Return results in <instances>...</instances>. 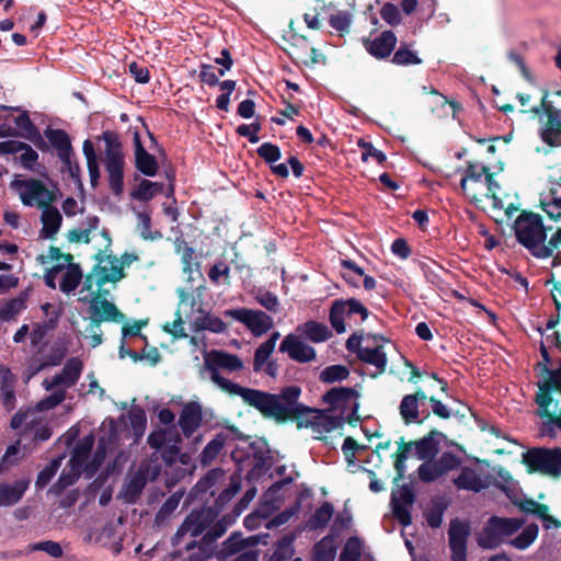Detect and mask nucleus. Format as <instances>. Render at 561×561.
<instances>
[{
    "label": "nucleus",
    "mask_w": 561,
    "mask_h": 561,
    "mask_svg": "<svg viewBox=\"0 0 561 561\" xmlns=\"http://www.w3.org/2000/svg\"><path fill=\"white\" fill-rule=\"evenodd\" d=\"M301 390L297 386H289L279 394H273L255 389H248V405L257 410L264 417L284 423L301 416L307 408L298 402Z\"/></svg>",
    "instance_id": "obj_1"
},
{
    "label": "nucleus",
    "mask_w": 561,
    "mask_h": 561,
    "mask_svg": "<svg viewBox=\"0 0 561 561\" xmlns=\"http://www.w3.org/2000/svg\"><path fill=\"white\" fill-rule=\"evenodd\" d=\"M460 187L476 203L481 202L483 197H491L495 208H504L503 202L497 197L500 185L485 165L470 162L465 170Z\"/></svg>",
    "instance_id": "obj_2"
},
{
    "label": "nucleus",
    "mask_w": 561,
    "mask_h": 561,
    "mask_svg": "<svg viewBox=\"0 0 561 561\" xmlns=\"http://www.w3.org/2000/svg\"><path fill=\"white\" fill-rule=\"evenodd\" d=\"M205 373L210 380L222 391L239 396L245 400V388L227 379L224 374L239 370L243 367L242 360L232 354L224 351H211L205 356Z\"/></svg>",
    "instance_id": "obj_3"
},
{
    "label": "nucleus",
    "mask_w": 561,
    "mask_h": 561,
    "mask_svg": "<svg viewBox=\"0 0 561 561\" xmlns=\"http://www.w3.org/2000/svg\"><path fill=\"white\" fill-rule=\"evenodd\" d=\"M539 215L522 213L514 222V232L520 244L528 249L533 255L539 259L551 256V250L547 247V230Z\"/></svg>",
    "instance_id": "obj_4"
},
{
    "label": "nucleus",
    "mask_w": 561,
    "mask_h": 561,
    "mask_svg": "<svg viewBox=\"0 0 561 561\" xmlns=\"http://www.w3.org/2000/svg\"><path fill=\"white\" fill-rule=\"evenodd\" d=\"M105 142L104 167L107 173L108 186L114 195L119 196L124 191L125 154L118 136L113 131H104Z\"/></svg>",
    "instance_id": "obj_5"
},
{
    "label": "nucleus",
    "mask_w": 561,
    "mask_h": 561,
    "mask_svg": "<svg viewBox=\"0 0 561 561\" xmlns=\"http://www.w3.org/2000/svg\"><path fill=\"white\" fill-rule=\"evenodd\" d=\"M523 112H529L539 118V134L543 142L552 147L561 146V108H557L548 100L547 92L543 93L539 105Z\"/></svg>",
    "instance_id": "obj_6"
},
{
    "label": "nucleus",
    "mask_w": 561,
    "mask_h": 561,
    "mask_svg": "<svg viewBox=\"0 0 561 561\" xmlns=\"http://www.w3.org/2000/svg\"><path fill=\"white\" fill-rule=\"evenodd\" d=\"M95 259L98 263L93 271L85 277L80 294L85 293V290H92V288L101 290L102 286L106 283H116L124 277L117 257L100 251L95 255Z\"/></svg>",
    "instance_id": "obj_7"
},
{
    "label": "nucleus",
    "mask_w": 561,
    "mask_h": 561,
    "mask_svg": "<svg viewBox=\"0 0 561 561\" xmlns=\"http://www.w3.org/2000/svg\"><path fill=\"white\" fill-rule=\"evenodd\" d=\"M369 311L357 299L335 300L330 309V322L336 333L346 331L352 323L359 324L368 318Z\"/></svg>",
    "instance_id": "obj_8"
},
{
    "label": "nucleus",
    "mask_w": 561,
    "mask_h": 561,
    "mask_svg": "<svg viewBox=\"0 0 561 561\" xmlns=\"http://www.w3.org/2000/svg\"><path fill=\"white\" fill-rule=\"evenodd\" d=\"M11 188L19 195L22 204L38 209L50 205L55 194L39 180L15 178L10 183Z\"/></svg>",
    "instance_id": "obj_9"
},
{
    "label": "nucleus",
    "mask_w": 561,
    "mask_h": 561,
    "mask_svg": "<svg viewBox=\"0 0 561 561\" xmlns=\"http://www.w3.org/2000/svg\"><path fill=\"white\" fill-rule=\"evenodd\" d=\"M523 462L530 472L559 477L561 476V448H531L523 454Z\"/></svg>",
    "instance_id": "obj_10"
},
{
    "label": "nucleus",
    "mask_w": 561,
    "mask_h": 561,
    "mask_svg": "<svg viewBox=\"0 0 561 561\" xmlns=\"http://www.w3.org/2000/svg\"><path fill=\"white\" fill-rule=\"evenodd\" d=\"M101 290L92 288L85 293H79V301L89 304V313L91 321L100 327L101 322L121 323L125 320V316L116 308V306L105 298L100 297Z\"/></svg>",
    "instance_id": "obj_11"
},
{
    "label": "nucleus",
    "mask_w": 561,
    "mask_h": 561,
    "mask_svg": "<svg viewBox=\"0 0 561 561\" xmlns=\"http://www.w3.org/2000/svg\"><path fill=\"white\" fill-rule=\"evenodd\" d=\"M522 526L523 522L517 518L492 517L479 534L478 543L482 548H495Z\"/></svg>",
    "instance_id": "obj_12"
},
{
    "label": "nucleus",
    "mask_w": 561,
    "mask_h": 561,
    "mask_svg": "<svg viewBox=\"0 0 561 561\" xmlns=\"http://www.w3.org/2000/svg\"><path fill=\"white\" fill-rule=\"evenodd\" d=\"M59 279V289L65 294H70L77 289L82 279V272L78 264L65 262L54 264L45 274V284L55 289L56 280Z\"/></svg>",
    "instance_id": "obj_13"
},
{
    "label": "nucleus",
    "mask_w": 561,
    "mask_h": 561,
    "mask_svg": "<svg viewBox=\"0 0 561 561\" xmlns=\"http://www.w3.org/2000/svg\"><path fill=\"white\" fill-rule=\"evenodd\" d=\"M460 463L461 459L457 455L445 451L437 459L424 461L417 468V476L421 481L430 483L457 469Z\"/></svg>",
    "instance_id": "obj_14"
},
{
    "label": "nucleus",
    "mask_w": 561,
    "mask_h": 561,
    "mask_svg": "<svg viewBox=\"0 0 561 561\" xmlns=\"http://www.w3.org/2000/svg\"><path fill=\"white\" fill-rule=\"evenodd\" d=\"M218 513V507L193 510L178 529L176 536L190 535L194 538L201 536L203 533H206L208 527L216 520Z\"/></svg>",
    "instance_id": "obj_15"
},
{
    "label": "nucleus",
    "mask_w": 561,
    "mask_h": 561,
    "mask_svg": "<svg viewBox=\"0 0 561 561\" xmlns=\"http://www.w3.org/2000/svg\"><path fill=\"white\" fill-rule=\"evenodd\" d=\"M178 294L180 302L175 313L176 318L172 323L165 324L163 329L175 337H184L186 336L184 322L187 321L192 324L194 308L196 306V297L193 295V293L184 288L178 289Z\"/></svg>",
    "instance_id": "obj_16"
},
{
    "label": "nucleus",
    "mask_w": 561,
    "mask_h": 561,
    "mask_svg": "<svg viewBox=\"0 0 561 561\" xmlns=\"http://www.w3.org/2000/svg\"><path fill=\"white\" fill-rule=\"evenodd\" d=\"M387 342L380 335H366L363 346L358 348V357L376 368V375L382 374L387 367V354L383 345Z\"/></svg>",
    "instance_id": "obj_17"
},
{
    "label": "nucleus",
    "mask_w": 561,
    "mask_h": 561,
    "mask_svg": "<svg viewBox=\"0 0 561 561\" xmlns=\"http://www.w3.org/2000/svg\"><path fill=\"white\" fill-rule=\"evenodd\" d=\"M82 368V362L77 357H72L66 362L59 374H56L50 379H45L43 386L47 391L57 388L65 389L66 393L67 389L71 388L79 380Z\"/></svg>",
    "instance_id": "obj_18"
},
{
    "label": "nucleus",
    "mask_w": 561,
    "mask_h": 561,
    "mask_svg": "<svg viewBox=\"0 0 561 561\" xmlns=\"http://www.w3.org/2000/svg\"><path fill=\"white\" fill-rule=\"evenodd\" d=\"M449 547L453 561H467V540L469 536L468 524L454 520L448 530Z\"/></svg>",
    "instance_id": "obj_19"
},
{
    "label": "nucleus",
    "mask_w": 561,
    "mask_h": 561,
    "mask_svg": "<svg viewBox=\"0 0 561 561\" xmlns=\"http://www.w3.org/2000/svg\"><path fill=\"white\" fill-rule=\"evenodd\" d=\"M279 351L286 353L293 360L299 363H308L316 357L314 348L295 334L285 336L279 345Z\"/></svg>",
    "instance_id": "obj_20"
},
{
    "label": "nucleus",
    "mask_w": 561,
    "mask_h": 561,
    "mask_svg": "<svg viewBox=\"0 0 561 561\" xmlns=\"http://www.w3.org/2000/svg\"><path fill=\"white\" fill-rule=\"evenodd\" d=\"M279 332H273L267 341L262 343L254 354L253 368L255 371H264L271 377H275L277 373V365L268 362L271 354L274 352Z\"/></svg>",
    "instance_id": "obj_21"
},
{
    "label": "nucleus",
    "mask_w": 561,
    "mask_h": 561,
    "mask_svg": "<svg viewBox=\"0 0 561 561\" xmlns=\"http://www.w3.org/2000/svg\"><path fill=\"white\" fill-rule=\"evenodd\" d=\"M414 502V494L410 486L402 485L391 494V504L396 518L404 526L411 524L410 507Z\"/></svg>",
    "instance_id": "obj_22"
},
{
    "label": "nucleus",
    "mask_w": 561,
    "mask_h": 561,
    "mask_svg": "<svg viewBox=\"0 0 561 561\" xmlns=\"http://www.w3.org/2000/svg\"><path fill=\"white\" fill-rule=\"evenodd\" d=\"M135 165L139 172L147 176H154L158 172V161L150 154L140 141L138 131L134 133Z\"/></svg>",
    "instance_id": "obj_23"
},
{
    "label": "nucleus",
    "mask_w": 561,
    "mask_h": 561,
    "mask_svg": "<svg viewBox=\"0 0 561 561\" xmlns=\"http://www.w3.org/2000/svg\"><path fill=\"white\" fill-rule=\"evenodd\" d=\"M397 44V37L392 31H383L379 36L364 42L367 51L382 59L389 57Z\"/></svg>",
    "instance_id": "obj_24"
},
{
    "label": "nucleus",
    "mask_w": 561,
    "mask_h": 561,
    "mask_svg": "<svg viewBox=\"0 0 561 561\" xmlns=\"http://www.w3.org/2000/svg\"><path fill=\"white\" fill-rule=\"evenodd\" d=\"M323 400L342 412L347 409L355 410L358 405L357 393L351 388H332L324 394Z\"/></svg>",
    "instance_id": "obj_25"
},
{
    "label": "nucleus",
    "mask_w": 561,
    "mask_h": 561,
    "mask_svg": "<svg viewBox=\"0 0 561 561\" xmlns=\"http://www.w3.org/2000/svg\"><path fill=\"white\" fill-rule=\"evenodd\" d=\"M202 407L197 402L186 403L180 414L179 426L186 437L195 433L202 424Z\"/></svg>",
    "instance_id": "obj_26"
},
{
    "label": "nucleus",
    "mask_w": 561,
    "mask_h": 561,
    "mask_svg": "<svg viewBox=\"0 0 561 561\" xmlns=\"http://www.w3.org/2000/svg\"><path fill=\"white\" fill-rule=\"evenodd\" d=\"M28 480L20 479L12 483H0V507L16 504L28 489Z\"/></svg>",
    "instance_id": "obj_27"
},
{
    "label": "nucleus",
    "mask_w": 561,
    "mask_h": 561,
    "mask_svg": "<svg viewBox=\"0 0 561 561\" xmlns=\"http://www.w3.org/2000/svg\"><path fill=\"white\" fill-rule=\"evenodd\" d=\"M192 327L194 330H209L215 333L224 332L226 329V324L221 319L211 314H205L201 304L196 300V306L194 308V316L192 319Z\"/></svg>",
    "instance_id": "obj_28"
},
{
    "label": "nucleus",
    "mask_w": 561,
    "mask_h": 561,
    "mask_svg": "<svg viewBox=\"0 0 561 561\" xmlns=\"http://www.w3.org/2000/svg\"><path fill=\"white\" fill-rule=\"evenodd\" d=\"M41 209V220L43 224L41 237L45 239H51L60 229L62 216L56 207H53L50 205L45 206Z\"/></svg>",
    "instance_id": "obj_29"
},
{
    "label": "nucleus",
    "mask_w": 561,
    "mask_h": 561,
    "mask_svg": "<svg viewBox=\"0 0 561 561\" xmlns=\"http://www.w3.org/2000/svg\"><path fill=\"white\" fill-rule=\"evenodd\" d=\"M458 489L480 492L486 488V482L482 476L473 468L463 467L460 474L454 480Z\"/></svg>",
    "instance_id": "obj_30"
},
{
    "label": "nucleus",
    "mask_w": 561,
    "mask_h": 561,
    "mask_svg": "<svg viewBox=\"0 0 561 561\" xmlns=\"http://www.w3.org/2000/svg\"><path fill=\"white\" fill-rule=\"evenodd\" d=\"M440 436L439 432H431L427 436L413 442L416 457L424 461L434 458L438 453Z\"/></svg>",
    "instance_id": "obj_31"
},
{
    "label": "nucleus",
    "mask_w": 561,
    "mask_h": 561,
    "mask_svg": "<svg viewBox=\"0 0 561 561\" xmlns=\"http://www.w3.org/2000/svg\"><path fill=\"white\" fill-rule=\"evenodd\" d=\"M220 554L224 558L238 554L233 561H245V538L242 533H232L229 538L224 541Z\"/></svg>",
    "instance_id": "obj_32"
},
{
    "label": "nucleus",
    "mask_w": 561,
    "mask_h": 561,
    "mask_svg": "<svg viewBox=\"0 0 561 561\" xmlns=\"http://www.w3.org/2000/svg\"><path fill=\"white\" fill-rule=\"evenodd\" d=\"M44 135L56 149L58 158H67V154L72 153L71 141L65 130L47 128Z\"/></svg>",
    "instance_id": "obj_33"
},
{
    "label": "nucleus",
    "mask_w": 561,
    "mask_h": 561,
    "mask_svg": "<svg viewBox=\"0 0 561 561\" xmlns=\"http://www.w3.org/2000/svg\"><path fill=\"white\" fill-rule=\"evenodd\" d=\"M272 327L273 320L268 314L260 310L248 309V330H250L254 336H262L270 331Z\"/></svg>",
    "instance_id": "obj_34"
},
{
    "label": "nucleus",
    "mask_w": 561,
    "mask_h": 561,
    "mask_svg": "<svg viewBox=\"0 0 561 561\" xmlns=\"http://www.w3.org/2000/svg\"><path fill=\"white\" fill-rule=\"evenodd\" d=\"M82 151L87 160L90 184L92 187H96L100 180V168L93 142L90 139L84 140Z\"/></svg>",
    "instance_id": "obj_35"
},
{
    "label": "nucleus",
    "mask_w": 561,
    "mask_h": 561,
    "mask_svg": "<svg viewBox=\"0 0 561 561\" xmlns=\"http://www.w3.org/2000/svg\"><path fill=\"white\" fill-rule=\"evenodd\" d=\"M297 331L314 343L324 342L331 335L325 324L316 321H308L299 325Z\"/></svg>",
    "instance_id": "obj_36"
},
{
    "label": "nucleus",
    "mask_w": 561,
    "mask_h": 561,
    "mask_svg": "<svg viewBox=\"0 0 561 561\" xmlns=\"http://www.w3.org/2000/svg\"><path fill=\"white\" fill-rule=\"evenodd\" d=\"M270 450L265 439L256 438L248 444V458H254V467L262 469L267 466Z\"/></svg>",
    "instance_id": "obj_37"
},
{
    "label": "nucleus",
    "mask_w": 561,
    "mask_h": 561,
    "mask_svg": "<svg viewBox=\"0 0 561 561\" xmlns=\"http://www.w3.org/2000/svg\"><path fill=\"white\" fill-rule=\"evenodd\" d=\"M83 471V467L78 463H71L69 459L67 467L62 470L58 481L54 485L57 493L64 491L68 486L75 484Z\"/></svg>",
    "instance_id": "obj_38"
},
{
    "label": "nucleus",
    "mask_w": 561,
    "mask_h": 561,
    "mask_svg": "<svg viewBox=\"0 0 561 561\" xmlns=\"http://www.w3.org/2000/svg\"><path fill=\"white\" fill-rule=\"evenodd\" d=\"M336 554L335 538L332 535L322 538L313 548L314 561H333Z\"/></svg>",
    "instance_id": "obj_39"
},
{
    "label": "nucleus",
    "mask_w": 561,
    "mask_h": 561,
    "mask_svg": "<svg viewBox=\"0 0 561 561\" xmlns=\"http://www.w3.org/2000/svg\"><path fill=\"white\" fill-rule=\"evenodd\" d=\"M163 184L158 182H151L149 180H141L138 186L131 192V197L137 201L148 202L152 199L157 194L161 193Z\"/></svg>",
    "instance_id": "obj_40"
},
{
    "label": "nucleus",
    "mask_w": 561,
    "mask_h": 561,
    "mask_svg": "<svg viewBox=\"0 0 561 561\" xmlns=\"http://www.w3.org/2000/svg\"><path fill=\"white\" fill-rule=\"evenodd\" d=\"M93 445H94L93 435H87L83 438H81L77 443L76 447L72 450V454L70 457L71 463H78L83 467L87 459L90 456Z\"/></svg>",
    "instance_id": "obj_41"
},
{
    "label": "nucleus",
    "mask_w": 561,
    "mask_h": 561,
    "mask_svg": "<svg viewBox=\"0 0 561 561\" xmlns=\"http://www.w3.org/2000/svg\"><path fill=\"white\" fill-rule=\"evenodd\" d=\"M26 308L25 297L19 296L5 301L0 308V320L9 322Z\"/></svg>",
    "instance_id": "obj_42"
},
{
    "label": "nucleus",
    "mask_w": 561,
    "mask_h": 561,
    "mask_svg": "<svg viewBox=\"0 0 561 561\" xmlns=\"http://www.w3.org/2000/svg\"><path fill=\"white\" fill-rule=\"evenodd\" d=\"M391 61L397 66H412L422 64V59L409 44H401L398 50L393 54Z\"/></svg>",
    "instance_id": "obj_43"
},
{
    "label": "nucleus",
    "mask_w": 561,
    "mask_h": 561,
    "mask_svg": "<svg viewBox=\"0 0 561 561\" xmlns=\"http://www.w3.org/2000/svg\"><path fill=\"white\" fill-rule=\"evenodd\" d=\"M137 219V230L144 240L156 241L162 238V233L159 230L151 229V217L148 213L139 211Z\"/></svg>",
    "instance_id": "obj_44"
},
{
    "label": "nucleus",
    "mask_w": 561,
    "mask_h": 561,
    "mask_svg": "<svg viewBox=\"0 0 561 561\" xmlns=\"http://www.w3.org/2000/svg\"><path fill=\"white\" fill-rule=\"evenodd\" d=\"M146 485V479L141 474L133 476L124 485L123 495L127 502L137 501Z\"/></svg>",
    "instance_id": "obj_45"
},
{
    "label": "nucleus",
    "mask_w": 561,
    "mask_h": 561,
    "mask_svg": "<svg viewBox=\"0 0 561 561\" xmlns=\"http://www.w3.org/2000/svg\"><path fill=\"white\" fill-rule=\"evenodd\" d=\"M333 513V505L329 502H324L319 508L316 510V512L309 519V527L311 529L324 527L331 520Z\"/></svg>",
    "instance_id": "obj_46"
},
{
    "label": "nucleus",
    "mask_w": 561,
    "mask_h": 561,
    "mask_svg": "<svg viewBox=\"0 0 561 561\" xmlns=\"http://www.w3.org/2000/svg\"><path fill=\"white\" fill-rule=\"evenodd\" d=\"M175 250L176 253L181 255V261L183 265V273L187 275V280L193 279V268H192V259H193V249L182 239L175 240Z\"/></svg>",
    "instance_id": "obj_47"
},
{
    "label": "nucleus",
    "mask_w": 561,
    "mask_h": 561,
    "mask_svg": "<svg viewBox=\"0 0 561 561\" xmlns=\"http://www.w3.org/2000/svg\"><path fill=\"white\" fill-rule=\"evenodd\" d=\"M295 536L286 535L278 542L268 561H286L294 554Z\"/></svg>",
    "instance_id": "obj_48"
},
{
    "label": "nucleus",
    "mask_w": 561,
    "mask_h": 561,
    "mask_svg": "<svg viewBox=\"0 0 561 561\" xmlns=\"http://www.w3.org/2000/svg\"><path fill=\"white\" fill-rule=\"evenodd\" d=\"M182 496L183 492H175L165 500L156 514L154 520L158 525L163 524L172 515L178 508Z\"/></svg>",
    "instance_id": "obj_49"
},
{
    "label": "nucleus",
    "mask_w": 561,
    "mask_h": 561,
    "mask_svg": "<svg viewBox=\"0 0 561 561\" xmlns=\"http://www.w3.org/2000/svg\"><path fill=\"white\" fill-rule=\"evenodd\" d=\"M342 425V420L340 416H332L327 414H321L316 417L312 423L313 432L317 434L329 433L333 430H336Z\"/></svg>",
    "instance_id": "obj_50"
},
{
    "label": "nucleus",
    "mask_w": 561,
    "mask_h": 561,
    "mask_svg": "<svg viewBox=\"0 0 561 561\" xmlns=\"http://www.w3.org/2000/svg\"><path fill=\"white\" fill-rule=\"evenodd\" d=\"M400 414L405 423L416 422L419 417L417 397L405 396L400 403Z\"/></svg>",
    "instance_id": "obj_51"
},
{
    "label": "nucleus",
    "mask_w": 561,
    "mask_h": 561,
    "mask_svg": "<svg viewBox=\"0 0 561 561\" xmlns=\"http://www.w3.org/2000/svg\"><path fill=\"white\" fill-rule=\"evenodd\" d=\"M538 536V526L537 525H528L523 529V531L512 539L510 542L513 547L519 550L527 549L537 538Z\"/></svg>",
    "instance_id": "obj_52"
},
{
    "label": "nucleus",
    "mask_w": 561,
    "mask_h": 561,
    "mask_svg": "<svg viewBox=\"0 0 561 561\" xmlns=\"http://www.w3.org/2000/svg\"><path fill=\"white\" fill-rule=\"evenodd\" d=\"M225 444V438L222 435H217L213 438L203 449L201 454V462L204 466L209 465L221 451Z\"/></svg>",
    "instance_id": "obj_53"
},
{
    "label": "nucleus",
    "mask_w": 561,
    "mask_h": 561,
    "mask_svg": "<svg viewBox=\"0 0 561 561\" xmlns=\"http://www.w3.org/2000/svg\"><path fill=\"white\" fill-rule=\"evenodd\" d=\"M24 451L21 448L20 442L10 445L0 461V472L7 471L9 468L14 466L21 458H23Z\"/></svg>",
    "instance_id": "obj_54"
},
{
    "label": "nucleus",
    "mask_w": 561,
    "mask_h": 561,
    "mask_svg": "<svg viewBox=\"0 0 561 561\" xmlns=\"http://www.w3.org/2000/svg\"><path fill=\"white\" fill-rule=\"evenodd\" d=\"M282 489V483H274L265 493L264 501L262 507L260 510V515L266 517L273 511L278 508V499L277 493Z\"/></svg>",
    "instance_id": "obj_55"
},
{
    "label": "nucleus",
    "mask_w": 561,
    "mask_h": 561,
    "mask_svg": "<svg viewBox=\"0 0 561 561\" xmlns=\"http://www.w3.org/2000/svg\"><path fill=\"white\" fill-rule=\"evenodd\" d=\"M362 554V541L357 537L347 539L339 561H358Z\"/></svg>",
    "instance_id": "obj_56"
},
{
    "label": "nucleus",
    "mask_w": 561,
    "mask_h": 561,
    "mask_svg": "<svg viewBox=\"0 0 561 561\" xmlns=\"http://www.w3.org/2000/svg\"><path fill=\"white\" fill-rule=\"evenodd\" d=\"M90 228H79L70 230L68 233V239L71 242H84L89 243L91 241L90 234L93 230L98 228L99 218L93 217L89 219Z\"/></svg>",
    "instance_id": "obj_57"
},
{
    "label": "nucleus",
    "mask_w": 561,
    "mask_h": 561,
    "mask_svg": "<svg viewBox=\"0 0 561 561\" xmlns=\"http://www.w3.org/2000/svg\"><path fill=\"white\" fill-rule=\"evenodd\" d=\"M61 465V458L53 459L37 476L36 488L43 489L45 488L53 477L58 471Z\"/></svg>",
    "instance_id": "obj_58"
},
{
    "label": "nucleus",
    "mask_w": 561,
    "mask_h": 561,
    "mask_svg": "<svg viewBox=\"0 0 561 561\" xmlns=\"http://www.w3.org/2000/svg\"><path fill=\"white\" fill-rule=\"evenodd\" d=\"M31 551H43L53 558H61L64 554L62 547L59 542L53 540H44L35 542L30 547Z\"/></svg>",
    "instance_id": "obj_59"
},
{
    "label": "nucleus",
    "mask_w": 561,
    "mask_h": 561,
    "mask_svg": "<svg viewBox=\"0 0 561 561\" xmlns=\"http://www.w3.org/2000/svg\"><path fill=\"white\" fill-rule=\"evenodd\" d=\"M241 489V479L239 474H232L230 477V483L218 496L216 506H221L229 502Z\"/></svg>",
    "instance_id": "obj_60"
},
{
    "label": "nucleus",
    "mask_w": 561,
    "mask_h": 561,
    "mask_svg": "<svg viewBox=\"0 0 561 561\" xmlns=\"http://www.w3.org/2000/svg\"><path fill=\"white\" fill-rule=\"evenodd\" d=\"M15 125L22 131V135L25 138L33 140L35 136L39 137L38 130L30 119V116L26 112H23L20 115H18V117L15 118Z\"/></svg>",
    "instance_id": "obj_61"
},
{
    "label": "nucleus",
    "mask_w": 561,
    "mask_h": 561,
    "mask_svg": "<svg viewBox=\"0 0 561 561\" xmlns=\"http://www.w3.org/2000/svg\"><path fill=\"white\" fill-rule=\"evenodd\" d=\"M58 320V314H55V318H49L48 321L44 324H36L33 330L30 332L31 342L33 345H37L44 339L46 332L56 327Z\"/></svg>",
    "instance_id": "obj_62"
},
{
    "label": "nucleus",
    "mask_w": 561,
    "mask_h": 561,
    "mask_svg": "<svg viewBox=\"0 0 561 561\" xmlns=\"http://www.w3.org/2000/svg\"><path fill=\"white\" fill-rule=\"evenodd\" d=\"M348 376V370L346 367L341 365H334L327 367L322 370L320 375V379L324 382H334L337 380L345 379Z\"/></svg>",
    "instance_id": "obj_63"
},
{
    "label": "nucleus",
    "mask_w": 561,
    "mask_h": 561,
    "mask_svg": "<svg viewBox=\"0 0 561 561\" xmlns=\"http://www.w3.org/2000/svg\"><path fill=\"white\" fill-rule=\"evenodd\" d=\"M542 210L553 219L561 218V197L548 196L540 201Z\"/></svg>",
    "instance_id": "obj_64"
}]
</instances>
